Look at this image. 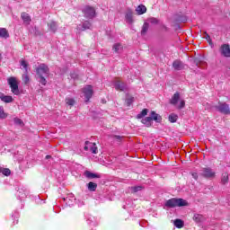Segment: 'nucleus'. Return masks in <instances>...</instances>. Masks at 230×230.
<instances>
[{"instance_id": "f704fd0d", "label": "nucleus", "mask_w": 230, "mask_h": 230, "mask_svg": "<svg viewBox=\"0 0 230 230\" xmlns=\"http://www.w3.org/2000/svg\"><path fill=\"white\" fill-rule=\"evenodd\" d=\"M66 105H70V107H73V105H75V99L68 97L66 99Z\"/></svg>"}, {"instance_id": "0eeeda50", "label": "nucleus", "mask_w": 230, "mask_h": 230, "mask_svg": "<svg viewBox=\"0 0 230 230\" xmlns=\"http://www.w3.org/2000/svg\"><path fill=\"white\" fill-rule=\"evenodd\" d=\"M84 150H85V152H91L92 154H98V146H96V143L90 141H85Z\"/></svg>"}, {"instance_id": "aec40b11", "label": "nucleus", "mask_w": 230, "mask_h": 230, "mask_svg": "<svg viewBox=\"0 0 230 230\" xmlns=\"http://www.w3.org/2000/svg\"><path fill=\"white\" fill-rule=\"evenodd\" d=\"M8 37H10L8 31L5 28H0V38L8 39Z\"/></svg>"}, {"instance_id": "393cba45", "label": "nucleus", "mask_w": 230, "mask_h": 230, "mask_svg": "<svg viewBox=\"0 0 230 230\" xmlns=\"http://www.w3.org/2000/svg\"><path fill=\"white\" fill-rule=\"evenodd\" d=\"M8 113L4 112V107L0 106V119H6Z\"/></svg>"}, {"instance_id": "79ce46f5", "label": "nucleus", "mask_w": 230, "mask_h": 230, "mask_svg": "<svg viewBox=\"0 0 230 230\" xmlns=\"http://www.w3.org/2000/svg\"><path fill=\"white\" fill-rule=\"evenodd\" d=\"M71 78H73L74 80H76V78H78V75H76L75 73H72Z\"/></svg>"}, {"instance_id": "20e7f679", "label": "nucleus", "mask_w": 230, "mask_h": 230, "mask_svg": "<svg viewBox=\"0 0 230 230\" xmlns=\"http://www.w3.org/2000/svg\"><path fill=\"white\" fill-rule=\"evenodd\" d=\"M179 100H181V93H175L170 100L171 105L177 106V109H184L186 102L184 100H181L179 103ZM177 103L179 104L177 105Z\"/></svg>"}, {"instance_id": "f3484780", "label": "nucleus", "mask_w": 230, "mask_h": 230, "mask_svg": "<svg viewBox=\"0 0 230 230\" xmlns=\"http://www.w3.org/2000/svg\"><path fill=\"white\" fill-rule=\"evenodd\" d=\"M84 176H86L87 179H100V174H96L94 172H91V171L84 172Z\"/></svg>"}, {"instance_id": "c9c22d12", "label": "nucleus", "mask_w": 230, "mask_h": 230, "mask_svg": "<svg viewBox=\"0 0 230 230\" xmlns=\"http://www.w3.org/2000/svg\"><path fill=\"white\" fill-rule=\"evenodd\" d=\"M133 102H134V97H127L126 98V103H127L128 107H130V105H132Z\"/></svg>"}, {"instance_id": "2eb2a0df", "label": "nucleus", "mask_w": 230, "mask_h": 230, "mask_svg": "<svg viewBox=\"0 0 230 230\" xmlns=\"http://www.w3.org/2000/svg\"><path fill=\"white\" fill-rule=\"evenodd\" d=\"M150 118L151 121H155V123H161L163 120L161 115L157 114L155 111H151Z\"/></svg>"}, {"instance_id": "473e14b6", "label": "nucleus", "mask_w": 230, "mask_h": 230, "mask_svg": "<svg viewBox=\"0 0 230 230\" xmlns=\"http://www.w3.org/2000/svg\"><path fill=\"white\" fill-rule=\"evenodd\" d=\"M148 28H149L148 22H145L141 31L142 35H145V33L148 31Z\"/></svg>"}, {"instance_id": "4c0bfd02", "label": "nucleus", "mask_w": 230, "mask_h": 230, "mask_svg": "<svg viewBox=\"0 0 230 230\" xmlns=\"http://www.w3.org/2000/svg\"><path fill=\"white\" fill-rule=\"evenodd\" d=\"M203 35H205V36H203V39H206V40H208L209 42V44H211V36H209V34H208L207 31H204Z\"/></svg>"}, {"instance_id": "ea45409f", "label": "nucleus", "mask_w": 230, "mask_h": 230, "mask_svg": "<svg viewBox=\"0 0 230 230\" xmlns=\"http://www.w3.org/2000/svg\"><path fill=\"white\" fill-rule=\"evenodd\" d=\"M113 139L115 141H119V142H121V139H123V137L119 136V135H115V136H113Z\"/></svg>"}, {"instance_id": "9b49d317", "label": "nucleus", "mask_w": 230, "mask_h": 230, "mask_svg": "<svg viewBox=\"0 0 230 230\" xmlns=\"http://www.w3.org/2000/svg\"><path fill=\"white\" fill-rule=\"evenodd\" d=\"M125 20L128 24H132L134 22V13L131 11V9H127Z\"/></svg>"}, {"instance_id": "9d476101", "label": "nucleus", "mask_w": 230, "mask_h": 230, "mask_svg": "<svg viewBox=\"0 0 230 230\" xmlns=\"http://www.w3.org/2000/svg\"><path fill=\"white\" fill-rule=\"evenodd\" d=\"M83 93L84 94V98L86 102H89L91 98H93V86L92 85H87L83 89Z\"/></svg>"}, {"instance_id": "f03ea898", "label": "nucleus", "mask_w": 230, "mask_h": 230, "mask_svg": "<svg viewBox=\"0 0 230 230\" xmlns=\"http://www.w3.org/2000/svg\"><path fill=\"white\" fill-rule=\"evenodd\" d=\"M182 206H188V201L177 198H172L164 204L165 208H182Z\"/></svg>"}, {"instance_id": "f257e3e1", "label": "nucleus", "mask_w": 230, "mask_h": 230, "mask_svg": "<svg viewBox=\"0 0 230 230\" xmlns=\"http://www.w3.org/2000/svg\"><path fill=\"white\" fill-rule=\"evenodd\" d=\"M36 75L40 84H41V85H46L48 84V80H46V78L47 76H49V67L48 65L44 63L40 64L36 68Z\"/></svg>"}, {"instance_id": "423d86ee", "label": "nucleus", "mask_w": 230, "mask_h": 230, "mask_svg": "<svg viewBox=\"0 0 230 230\" xmlns=\"http://www.w3.org/2000/svg\"><path fill=\"white\" fill-rule=\"evenodd\" d=\"M199 175L205 177V179H213L215 178L216 172L215 171H213V169L206 167L200 170Z\"/></svg>"}, {"instance_id": "a878e982", "label": "nucleus", "mask_w": 230, "mask_h": 230, "mask_svg": "<svg viewBox=\"0 0 230 230\" xmlns=\"http://www.w3.org/2000/svg\"><path fill=\"white\" fill-rule=\"evenodd\" d=\"M174 226L178 229H181V227H184V221L181 219H175L174 220Z\"/></svg>"}, {"instance_id": "7ed1b4c3", "label": "nucleus", "mask_w": 230, "mask_h": 230, "mask_svg": "<svg viewBox=\"0 0 230 230\" xmlns=\"http://www.w3.org/2000/svg\"><path fill=\"white\" fill-rule=\"evenodd\" d=\"M8 84L10 85L13 94L19 96L21 92H19V82H17V77H9L7 79Z\"/></svg>"}, {"instance_id": "c85d7f7f", "label": "nucleus", "mask_w": 230, "mask_h": 230, "mask_svg": "<svg viewBox=\"0 0 230 230\" xmlns=\"http://www.w3.org/2000/svg\"><path fill=\"white\" fill-rule=\"evenodd\" d=\"M96 188H98V184H96L95 182L90 181L87 184V189L89 190V191H94Z\"/></svg>"}, {"instance_id": "a19ab883", "label": "nucleus", "mask_w": 230, "mask_h": 230, "mask_svg": "<svg viewBox=\"0 0 230 230\" xmlns=\"http://www.w3.org/2000/svg\"><path fill=\"white\" fill-rule=\"evenodd\" d=\"M149 22H151V24H157V22H159V20H157V18H150Z\"/></svg>"}, {"instance_id": "412c9836", "label": "nucleus", "mask_w": 230, "mask_h": 230, "mask_svg": "<svg viewBox=\"0 0 230 230\" xmlns=\"http://www.w3.org/2000/svg\"><path fill=\"white\" fill-rule=\"evenodd\" d=\"M112 49L115 51V53H121V51H123V45L120 43H116L113 45Z\"/></svg>"}, {"instance_id": "4be33fe9", "label": "nucleus", "mask_w": 230, "mask_h": 230, "mask_svg": "<svg viewBox=\"0 0 230 230\" xmlns=\"http://www.w3.org/2000/svg\"><path fill=\"white\" fill-rule=\"evenodd\" d=\"M141 123H143V125L146 127H152V118L146 117L145 119H142Z\"/></svg>"}, {"instance_id": "bb28decb", "label": "nucleus", "mask_w": 230, "mask_h": 230, "mask_svg": "<svg viewBox=\"0 0 230 230\" xmlns=\"http://www.w3.org/2000/svg\"><path fill=\"white\" fill-rule=\"evenodd\" d=\"M177 119H179V116L175 113H172L169 115L170 123H177Z\"/></svg>"}, {"instance_id": "c03bdc74", "label": "nucleus", "mask_w": 230, "mask_h": 230, "mask_svg": "<svg viewBox=\"0 0 230 230\" xmlns=\"http://www.w3.org/2000/svg\"><path fill=\"white\" fill-rule=\"evenodd\" d=\"M196 66L198 67H202V66H206V63H197Z\"/></svg>"}, {"instance_id": "e433bc0d", "label": "nucleus", "mask_w": 230, "mask_h": 230, "mask_svg": "<svg viewBox=\"0 0 230 230\" xmlns=\"http://www.w3.org/2000/svg\"><path fill=\"white\" fill-rule=\"evenodd\" d=\"M0 172L3 173V175H5L6 177H8V175H10L12 173V172L8 168H4Z\"/></svg>"}, {"instance_id": "ddd939ff", "label": "nucleus", "mask_w": 230, "mask_h": 230, "mask_svg": "<svg viewBox=\"0 0 230 230\" xmlns=\"http://www.w3.org/2000/svg\"><path fill=\"white\" fill-rule=\"evenodd\" d=\"M92 26L93 25L88 21H85L83 24L77 26V30H79V31H85V30H91Z\"/></svg>"}, {"instance_id": "a211bd4d", "label": "nucleus", "mask_w": 230, "mask_h": 230, "mask_svg": "<svg viewBox=\"0 0 230 230\" xmlns=\"http://www.w3.org/2000/svg\"><path fill=\"white\" fill-rule=\"evenodd\" d=\"M136 12L137 15H143V13H146V6L140 4L136 8Z\"/></svg>"}, {"instance_id": "5701e85b", "label": "nucleus", "mask_w": 230, "mask_h": 230, "mask_svg": "<svg viewBox=\"0 0 230 230\" xmlns=\"http://www.w3.org/2000/svg\"><path fill=\"white\" fill-rule=\"evenodd\" d=\"M193 220H194V222H196V224H200V222L204 221V216H202L200 214H195L193 216Z\"/></svg>"}, {"instance_id": "72a5a7b5", "label": "nucleus", "mask_w": 230, "mask_h": 230, "mask_svg": "<svg viewBox=\"0 0 230 230\" xmlns=\"http://www.w3.org/2000/svg\"><path fill=\"white\" fill-rule=\"evenodd\" d=\"M141 190H143V186L131 187L132 193H137V191H141Z\"/></svg>"}, {"instance_id": "1a4fd4ad", "label": "nucleus", "mask_w": 230, "mask_h": 230, "mask_svg": "<svg viewBox=\"0 0 230 230\" xmlns=\"http://www.w3.org/2000/svg\"><path fill=\"white\" fill-rule=\"evenodd\" d=\"M215 109L221 112V114H230L229 104L220 102L217 106H215Z\"/></svg>"}, {"instance_id": "c756f323", "label": "nucleus", "mask_w": 230, "mask_h": 230, "mask_svg": "<svg viewBox=\"0 0 230 230\" xmlns=\"http://www.w3.org/2000/svg\"><path fill=\"white\" fill-rule=\"evenodd\" d=\"M146 114H148V110L144 109L140 113H138L137 115V119H143V118H145V116H146Z\"/></svg>"}, {"instance_id": "f8f14e48", "label": "nucleus", "mask_w": 230, "mask_h": 230, "mask_svg": "<svg viewBox=\"0 0 230 230\" xmlns=\"http://www.w3.org/2000/svg\"><path fill=\"white\" fill-rule=\"evenodd\" d=\"M220 53L223 57L230 58V47L227 44H223L220 48Z\"/></svg>"}, {"instance_id": "39448f33", "label": "nucleus", "mask_w": 230, "mask_h": 230, "mask_svg": "<svg viewBox=\"0 0 230 230\" xmlns=\"http://www.w3.org/2000/svg\"><path fill=\"white\" fill-rule=\"evenodd\" d=\"M82 12L86 19H94V17H96V10L94 7L85 5Z\"/></svg>"}, {"instance_id": "58836bf2", "label": "nucleus", "mask_w": 230, "mask_h": 230, "mask_svg": "<svg viewBox=\"0 0 230 230\" xmlns=\"http://www.w3.org/2000/svg\"><path fill=\"white\" fill-rule=\"evenodd\" d=\"M13 121H14L15 125H22V119H21L19 118H14Z\"/></svg>"}, {"instance_id": "6e6552de", "label": "nucleus", "mask_w": 230, "mask_h": 230, "mask_svg": "<svg viewBox=\"0 0 230 230\" xmlns=\"http://www.w3.org/2000/svg\"><path fill=\"white\" fill-rule=\"evenodd\" d=\"M112 84L116 89V91H127V89H128V86L127 85V84L121 82V80H119V78H115L112 81Z\"/></svg>"}, {"instance_id": "49530a36", "label": "nucleus", "mask_w": 230, "mask_h": 230, "mask_svg": "<svg viewBox=\"0 0 230 230\" xmlns=\"http://www.w3.org/2000/svg\"><path fill=\"white\" fill-rule=\"evenodd\" d=\"M64 200H67V199H64Z\"/></svg>"}, {"instance_id": "2f4dec72", "label": "nucleus", "mask_w": 230, "mask_h": 230, "mask_svg": "<svg viewBox=\"0 0 230 230\" xmlns=\"http://www.w3.org/2000/svg\"><path fill=\"white\" fill-rule=\"evenodd\" d=\"M22 80L24 82V84L30 83V75H28V73L24 72V74L22 75Z\"/></svg>"}, {"instance_id": "4468645a", "label": "nucleus", "mask_w": 230, "mask_h": 230, "mask_svg": "<svg viewBox=\"0 0 230 230\" xmlns=\"http://www.w3.org/2000/svg\"><path fill=\"white\" fill-rule=\"evenodd\" d=\"M172 67L176 70V71H182V69L184 68V63L181 62V60H175L172 63Z\"/></svg>"}, {"instance_id": "6ab92c4d", "label": "nucleus", "mask_w": 230, "mask_h": 230, "mask_svg": "<svg viewBox=\"0 0 230 230\" xmlns=\"http://www.w3.org/2000/svg\"><path fill=\"white\" fill-rule=\"evenodd\" d=\"M48 27L49 31H52V33H55L57 31L58 25L57 24V22H50L48 23Z\"/></svg>"}, {"instance_id": "b1692460", "label": "nucleus", "mask_w": 230, "mask_h": 230, "mask_svg": "<svg viewBox=\"0 0 230 230\" xmlns=\"http://www.w3.org/2000/svg\"><path fill=\"white\" fill-rule=\"evenodd\" d=\"M22 19L25 22V24H30V22L31 21L30 15L26 13H22Z\"/></svg>"}, {"instance_id": "de8ad7c7", "label": "nucleus", "mask_w": 230, "mask_h": 230, "mask_svg": "<svg viewBox=\"0 0 230 230\" xmlns=\"http://www.w3.org/2000/svg\"><path fill=\"white\" fill-rule=\"evenodd\" d=\"M0 59H1V54H0Z\"/></svg>"}, {"instance_id": "cd10ccee", "label": "nucleus", "mask_w": 230, "mask_h": 230, "mask_svg": "<svg viewBox=\"0 0 230 230\" xmlns=\"http://www.w3.org/2000/svg\"><path fill=\"white\" fill-rule=\"evenodd\" d=\"M221 182L222 184H227L229 182V174L227 172L222 174Z\"/></svg>"}, {"instance_id": "a18cd8bd", "label": "nucleus", "mask_w": 230, "mask_h": 230, "mask_svg": "<svg viewBox=\"0 0 230 230\" xmlns=\"http://www.w3.org/2000/svg\"><path fill=\"white\" fill-rule=\"evenodd\" d=\"M45 159H51V155H46Z\"/></svg>"}, {"instance_id": "7c9ffc66", "label": "nucleus", "mask_w": 230, "mask_h": 230, "mask_svg": "<svg viewBox=\"0 0 230 230\" xmlns=\"http://www.w3.org/2000/svg\"><path fill=\"white\" fill-rule=\"evenodd\" d=\"M20 66H21V67H22L23 69H24V71H25V73H28V63L26 62V60H24V59H22L21 61H20Z\"/></svg>"}, {"instance_id": "37998d69", "label": "nucleus", "mask_w": 230, "mask_h": 230, "mask_svg": "<svg viewBox=\"0 0 230 230\" xmlns=\"http://www.w3.org/2000/svg\"><path fill=\"white\" fill-rule=\"evenodd\" d=\"M192 177L195 179V181H197V179H199V174L197 172H193Z\"/></svg>"}, {"instance_id": "dca6fc26", "label": "nucleus", "mask_w": 230, "mask_h": 230, "mask_svg": "<svg viewBox=\"0 0 230 230\" xmlns=\"http://www.w3.org/2000/svg\"><path fill=\"white\" fill-rule=\"evenodd\" d=\"M0 100H2L4 103H12V102H13V97L4 95V93H0Z\"/></svg>"}]
</instances>
